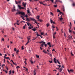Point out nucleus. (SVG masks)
I'll use <instances>...</instances> for the list:
<instances>
[{
	"instance_id": "26",
	"label": "nucleus",
	"mask_w": 75,
	"mask_h": 75,
	"mask_svg": "<svg viewBox=\"0 0 75 75\" xmlns=\"http://www.w3.org/2000/svg\"><path fill=\"white\" fill-rule=\"evenodd\" d=\"M32 30L33 31H35V30H36V29H35V28H34V29H32Z\"/></svg>"
},
{
	"instance_id": "16",
	"label": "nucleus",
	"mask_w": 75,
	"mask_h": 75,
	"mask_svg": "<svg viewBox=\"0 0 75 75\" xmlns=\"http://www.w3.org/2000/svg\"><path fill=\"white\" fill-rule=\"evenodd\" d=\"M6 69H7V70H2V71H7V70H8V69H7V67H6Z\"/></svg>"
},
{
	"instance_id": "44",
	"label": "nucleus",
	"mask_w": 75,
	"mask_h": 75,
	"mask_svg": "<svg viewBox=\"0 0 75 75\" xmlns=\"http://www.w3.org/2000/svg\"><path fill=\"white\" fill-rule=\"evenodd\" d=\"M15 2H16V4H18V2H17V1H15Z\"/></svg>"
},
{
	"instance_id": "23",
	"label": "nucleus",
	"mask_w": 75,
	"mask_h": 75,
	"mask_svg": "<svg viewBox=\"0 0 75 75\" xmlns=\"http://www.w3.org/2000/svg\"><path fill=\"white\" fill-rule=\"evenodd\" d=\"M16 11V9H13L12 10V11L13 12V11Z\"/></svg>"
},
{
	"instance_id": "42",
	"label": "nucleus",
	"mask_w": 75,
	"mask_h": 75,
	"mask_svg": "<svg viewBox=\"0 0 75 75\" xmlns=\"http://www.w3.org/2000/svg\"><path fill=\"white\" fill-rule=\"evenodd\" d=\"M5 66V65L4 64H3L2 65V67H4Z\"/></svg>"
},
{
	"instance_id": "18",
	"label": "nucleus",
	"mask_w": 75,
	"mask_h": 75,
	"mask_svg": "<svg viewBox=\"0 0 75 75\" xmlns=\"http://www.w3.org/2000/svg\"><path fill=\"white\" fill-rule=\"evenodd\" d=\"M40 3L41 4H43V5H44V6H45L46 5V4H44L42 2H40Z\"/></svg>"
},
{
	"instance_id": "2",
	"label": "nucleus",
	"mask_w": 75,
	"mask_h": 75,
	"mask_svg": "<svg viewBox=\"0 0 75 75\" xmlns=\"http://www.w3.org/2000/svg\"><path fill=\"white\" fill-rule=\"evenodd\" d=\"M26 23L27 24V25H28V26H29L28 28L29 30H30L31 29V28H33V25H31L30 23L26 22Z\"/></svg>"
},
{
	"instance_id": "37",
	"label": "nucleus",
	"mask_w": 75,
	"mask_h": 75,
	"mask_svg": "<svg viewBox=\"0 0 75 75\" xmlns=\"http://www.w3.org/2000/svg\"><path fill=\"white\" fill-rule=\"evenodd\" d=\"M5 59H9V60H10V58H9V57H7L6 58H5Z\"/></svg>"
},
{
	"instance_id": "27",
	"label": "nucleus",
	"mask_w": 75,
	"mask_h": 75,
	"mask_svg": "<svg viewBox=\"0 0 75 75\" xmlns=\"http://www.w3.org/2000/svg\"><path fill=\"white\" fill-rule=\"evenodd\" d=\"M50 15H52V16H54L53 15V13H52V12H50Z\"/></svg>"
},
{
	"instance_id": "64",
	"label": "nucleus",
	"mask_w": 75,
	"mask_h": 75,
	"mask_svg": "<svg viewBox=\"0 0 75 75\" xmlns=\"http://www.w3.org/2000/svg\"><path fill=\"white\" fill-rule=\"evenodd\" d=\"M28 15L29 16H31V13H29Z\"/></svg>"
},
{
	"instance_id": "8",
	"label": "nucleus",
	"mask_w": 75,
	"mask_h": 75,
	"mask_svg": "<svg viewBox=\"0 0 75 75\" xmlns=\"http://www.w3.org/2000/svg\"><path fill=\"white\" fill-rule=\"evenodd\" d=\"M61 2V3H62V1H60L59 0H56L54 2V4H56V3L57 2Z\"/></svg>"
},
{
	"instance_id": "59",
	"label": "nucleus",
	"mask_w": 75,
	"mask_h": 75,
	"mask_svg": "<svg viewBox=\"0 0 75 75\" xmlns=\"http://www.w3.org/2000/svg\"><path fill=\"white\" fill-rule=\"evenodd\" d=\"M71 54L72 55V56H74V54H72V53H71Z\"/></svg>"
},
{
	"instance_id": "29",
	"label": "nucleus",
	"mask_w": 75,
	"mask_h": 75,
	"mask_svg": "<svg viewBox=\"0 0 75 75\" xmlns=\"http://www.w3.org/2000/svg\"><path fill=\"white\" fill-rule=\"evenodd\" d=\"M33 39L32 40L33 41L34 40H35V39H36V38H33Z\"/></svg>"
},
{
	"instance_id": "62",
	"label": "nucleus",
	"mask_w": 75,
	"mask_h": 75,
	"mask_svg": "<svg viewBox=\"0 0 75 75\" xmlns=\"http://www.w3.org/2000/svg\"><path fill=\"white\" fill-rule=\"evenodd\" d=\"M6 74H7V71H5Z\"/></svg>"
},
{
	"instance_id": "50",
	"label": "nucleus",
	"mask_w": 75,
	"mask_h": 75,
	"mask_svg": "<svg viewBox=\"0 0 75 75\" xmlns=\"http://www.w3.org/2000/svg\"><path fill=\"white\" fill-rule=\"evenodd\" d=\"M54 7H57V5H54Z\"/></svg>"
},
{
	"instance_id": "55",
	"label": "nucleus",
	"mask_w": 75,
	"mask_h": 75,
	"mask_svg": "<svg viewBox=\"0 0 75 75\" xmlns=\"http://www.w3.org/2000/svg\"><path fill=\"white\" fill-rule=\"evenodd\" d=\"M23 29H25V26H23Z\"/></svg>"
},
{
	"instance_id": "45",
	"label": "nucleus",
	"mask_w": 75,
	"mask_h": 75,
	"mask_svg": "<svg viewBox=\"0 0 75 75\" xmlns=\"http://www.w3.org/2000/svg\"><path fill=\"white\" fill-rule=\"evenodd\" d=\"M25 17H26V18H27V17H28V16H27V15H26L25 16Z\"/></svg>"
},
{
	"instance_id": "22",
	"label": "nucleus",
	"mask_w": 75,
	"mask_h": 75,
	"mask_svg": "<svg viewBox=\"0 0 75 75\" xmlns=\"http://www.w3.org/2000/svg\"><path fill=\"white\" fill-rule=\"evenodd\" d=\"M72 38V36H71L70 37H69V39H67V40H71V38Z\"/></svg>"
},
{
	"instance_id": "13",
	"label": "nucleus",
	"mask_w": 75,
	"mask_h": 75,
	"mask_svg": "<svg viewBox=\"0 0 75 75\" xmlns=\"http://www.w3.org/2000/svg\"><path fill=\"white\" fill-rule=\"evenodd\" d=\"M57 12H59V13H60V14H62V12H61V11L59 10L58 9H57Z\"/></svg>"
},
{
	"instance_id": "60",
	"label": "nucleus",
	"mask_w": 75,
	"mask_h": 75,
	"mask_svg": "<svg viewBox=\"0 0 75 75\" xmlns=\"http://www.w3.org/2000/svg\"><path fill=\"white\" fill-rule=\"evenodd\" d=\"M23 46L21 47V50H23Z\"/></svg>"
},
{
	"instance_id": "34",
	"label": "nucleus",
	"mask_w": 75,
	"mask_h": 75,
	"mask_svg": "<svg viewBox=\"0 0 75 75\" xmlns=\"http://www.w3.org/2000/svg\"><path fill=\"white\" fill-rule=\"evenodd\" d=\"M36 57H37V58H39V56L36 55Z\"/></svg>"
},
{
	"instance_id": "39",
	"label": "nucleus",
	"mask_w": 75,
	"mask_h": 75,
	"mask_svg": "<svg viewBox=\"0 0 75 75\" xmlns=\"http://www.w3.org/2000/svg\"><path fill=\"white\" fill-rule=\"evenodd\" d=\"M73 6H75V3H73L72 4Z\"/></svg>"
},
{
	"instance_id": "31",
	"label": "nucleus",
	"mask_w": 75,
	"mask_h": 75,
	"mask_svg": "<svg viewBox=\"0 0 75 75\" xmlns=\"http://www.w3.org/2000/svg\"><path fill=\"white\" fill-rule=\"evenodd\" d=\"M49 62L51 64L52 63V61H49Z\"/></svg>"
},
{
	"instance_id": "11",
	"label": "nucleus",
	"mask_w": 75,
	"mask_h": 75,
	"mask_svg": "<svg viewBox=\"0 0 75 75\" xmlns=\"http://www.w3.org/2000/svg\"><path fill=\"white\" fill-rule=\"evenodd\" d=\"M43 53H44V54H49V53H47L46 51V50H43Z\"/></svg>"
},
{
	"instance_id": "4",
	"label": "nucleus",
	"mask_w": 75,
	"mask_h": 75,
	"mask_svg": "<svg viewBox=\"0 0 75 75\" xmlns=\"http://www.w3.org/2000/svg\"><path fill=\"white\" fill-rule=\"evenodd\" d=\"M27 43H26V45H27V44L31 41L30 40L31 38H30V36H28V37H27Z\"/></svg>"
},
{
	"instance_id": "41",
	"label": "nucleus",
	"mask_w": 75,
	"mask_h": 75,
	"mask_svg": "<svg viewBox=\"0 0 75 75\" xmlns=\"http://www.w3.org/2000/svg\"><path fill=\"white\" fill-rule=\"evenodd\" d=\"M40 35H43V33H40Z\"/></svg>"
},
{
	"instance_id": "51",
	"label": "nucleus",
	"mask_w": 75,
	"mask_h": 75,
	"mask_svg": "<svg viewBox=\"0 0 75 75\" xmlns=\"http://www.w3.org/2000/svg\"><path fill=\"white\" fill-rule=\"evenodd\" d=\"M4 38H2V40L3 41H4Z\"/></svg>"
},
{
	"instance_id": "10",
	"label": "nucleus",
	"mask_w": 75,
	"mask_h": 75,
	"mask_svg": "<svg viewBox=\"0 0 75 75\" xmlns=\"http://www.w3.org/2000/svg\"><path fill=\"white\" fill-rule=\"evenodd\" d=\"M18 7H19V8L20 10L21 9H24V7H21V6L18 5Z\"/></svg>"
},
{
	"instance_id": "28",
	"label": "nucleus",
	"mask_w": 75,
	"mask_h": 75,
	"mask_svg": "<svg viewBox=\"0 0 75 75\" xmlns=\"http://www.w3.org/2000/svg\"><path fill=\"white\" fill-rule=\"evenodd\" d=\"M62 68H61L60 69V72L62 71Z\"/></svg>"
},
{
	"instance_id": "48",
	"label": "nucleus",
	"mask_w": 75,
	"mask_h": 75,
	"mask_svg": "<svg viewBox=\"0 0 75 75\" xmlns=\"http://www.w3.org/2000/svg\"><path fill=\"white\" fill-rule=\"evenodd\" d=\"M24 64H27V63H26V61H24Z\"/></svg>"
},
{
	"instance_id": "52",
	"label": "nucleus",
	"mask_w": 75,
	"mask_h": 75,
	"mask_svg": "<svg viewBox=\"0 0 75 75\" xmlns=\"http://www.w3.org/2000/svg\"><path fill=\"white\" fill-rule=\"evenodd\" d=\"M16 50H17V49H16V48H14V51H16Z\"/></svg>"
},
{
	"instance_id": "56",
	"label": "nucleus",
	"mask_w": 75,
	"mask_h": 75,
	"mask_svg": "<svg viewBox=\"0 0 75 75\" xmlns=\"http://www.w3.org/2000/svg\"><path fill=\"white\" fill-rule=\"evenodd\" d=\"M1 31L2 32V33H4V31H3V30H1Z\"/></svg>"
},
{
	"instance_id": "33",
	"label": "nucleus",
	"mask_w": 75,
	"mask_h": 75,
	"mask_svg": "<svg viewBox=\"0 0 75 75\" xmlns=\"http://www.w3.org/2000/svg\"><path fill=\"white\" fill-rule=\"evenodd\" d=\"M23 68H24L25 69H26V70L27 71L28 70V69H27V68H26V67H23Z\"/></svg>"
},
{
	"instance_id": "6",
	"label": "nucleus",
	"mask_w": 75,
	"mask_h": 75,
	"mask_svg": "<svg viewBox=\"0 0 75 75\" xmlns=\"http://www.w3.org/2000/svg\"><path fill=\"white\" fill-rule=\"evenodd\" d=\"M54 62L55 63H57L56 62H57V63H58V64H60V63H59V61H58V60H56V59H55V58H54Z\"/></svg>"
},
{
	"instance_id": "36",
	"label": "nucleus",
	"mask_w": 75,
	"mask_h": 75,
	"mask_svg": "<svg viewBox=\"0 0 75 75\" xmlns=\"http://www.w3.org/2000/svg\"><path fill=\"white\" fill-rule=\"evenodd\" d=\"M11 74V71L10 70L9 72V74Z\"/></svg>"
},
{
	"instance_id": "30",
	"label": "nucleus",
	"mask_w": 75,
	"mask_h": 75,
	"mask_svg": "<svg viewBox=\"0 0 75 75\" xmlns=\"http://www.w3.org/2000/svg\"><path fill=\"white\" fill-rule=\"evenodd\" d=\"M44 45V44H42L40 45V46H41V47H43Z\"/></svg>"
},
{
	"instance_id": "35",
	"label": "nucleus",
	"mask_w": 75,
	"mask_h": 75,
	"mask_svg": "<svg viewBox=\"0 0 75 75\" xmlns=\"http://www.w3.org/2000/svg\"><path fill=\"white\" fill-rule=\"evenodd\" d=\"M37 35V36H39L41 37V36L40 35H39L38 34H37V35Z\"/></svg>"
},
{
	"instance_id": "5",
	"label": "nucleus",
	"mask_w": 75,
	"mask_h": 75,
	"mask_svg": "<svg viewBox=\"0 0 75 75\" xmlns=\"http://www.w3.org/2000/svg\"><path fill=\"white\" fill-rule=\"evenodd\" d=\"M50 42H48V43H47V44H44V46H45V47H46L47 45H48L49 46V47H52V45H51L50 44Z\"/></svg>"
},
{
	"instance_id": "57",
	"label": "nucleus",
	"mask_w": 75,
	"mask_h": 75,
	"mask_svg": "<svg viewBox=\"0 0 75 75\" xmlns=\"http://www.w3.org/2000/svg\"><path fill=\"white\" fill-rule=\"evenodd\" d=\"M63 11H65V9H64V8H63Z\"/></svg>"
},
{
	"instance_id": "19",
	"label": "nucleus",
	"mask_w": 75,
	"mask_h": 75,
	"mask_svg": "<svg viewBox=\"0 0 75 75\" xmlns=\"http://www.w3.org/2000/svg\"><path fill=\"white\" fill-rule=\"evenodd\" d=\"M27 11L28 14H29V13H30V9H29V8H28Z\"/></svg>"
},
{
	"instance_id": "15",
	"label": "nucleus",
	"mask_w": 75,
	"mask_h": 75,
	"mask_svg": "<svg viewBox=\"0 0 75 75\" xmlns=\"http://www.w3.org/2000/svg\"><path fill=\"white\" fill-rule=\"evenodd\" d=\"M23 5L24 7H26V3H24V2L23 3Z\"/></svg>"
},
{
	"instance_id": "24",
	"label": "nucleus",
	"mask_w": 75,
	"mask_h": 75,
	"mask_svg": "<svg viewBox=\"0 0 75 75\" xmlns=\"http://www.w3.org/2000/svg\"><path fill=\"white\" fill-rule=\"evenodd\" d=\"M37 19H39V18H40V16H38L36 17Z\"/></svg>"
},
{
	"instance_id": "17",
	"label": "nucleus",
	"mask_w": 75,
	"mask_h": 75,
	"mask_svg": "<svg viewBox=\"0 0 75 75\" xmlns=\"http://www.w3.org/2000/svg\"><path fill=\"white\" fill-rule=\"evenodd\" d=\"M38 21H40V22H43V20H42L41 19H38Z\"/></svg>"
},
{
	"instance_id": "21",
	"label": "nucleus",
	"mask_w": 75,
	"mask_h": 75,
	"mask_svg": "<svg viewBox=\"0 0 75 75\" xmlns=\"http://www.w3.org/2000/svg\"><path fill=\"white\" fill-rule=\"evenodd\" d=\"M11 61L12 62H13V64L15 65H17V64H16L14 63V62H13V60H11Z\"/></svg>"
},
{
	"instance_id": "20",
	"label": "nucleus",
	"mask_w": 75,
	"mask_h": 75,
	"mask_svg": "<svg viewBox=\"0 0 75 75\" xmlns=\"http://www.w3.org/2000/svg\"><path fill=\"white\" fill-rule=\"evenodd\" d=\"M50 21L51 22V23H53V24H55V23L54 22H53V21H52V20H50Z\"/></svg>"
},
{
	"instance_id": "32",
	"label": "nucleus",
	"mask_w": 75,
	"mask_h": 75,
	"mask_svg": "<svg viewBox=\"0 0 75 75\" xmlns=\"http://www.w3.org/2000/svg\"><path fill=\"white\" fill-rule=\"evenodd\" d=\"M19 68H20V67H19V66H17L16 67V69H18Z\"/></svg>"
},
{
	"instance_id": "47",
	"label": "nucleus",
	"mask_w": 75,
	"mask_h": 75,
	"mask_svg": "<svg viewBox=\"0 0 75 75\" xmlns=\"http://www.w3.org/2000/svg\"><path fill=\"white\" fill-rule=\"evenodd\" d=\"M19 52V50H17V51H16V53H18Z\"/></svg>"
},
{
	"instance_id": "7",
	"label": "nucleus",
	"mask_w": 75,
	"mask_h": 75,
	"mask_svg": "<svg viewBox=\"0 0 75 75\" xmlns=\"http://www.w3.org/2000/svg\"><path fill=\"white\" fill-rule=\"evenodd\" d=\"M18 22H19V21L17 20L16 21V23H14V25L15 26V27H16V24L17 25H19V24H18Z\"/></svg>"
},
{
	"instance_id": "9",
	"label": "nucleus",
	"mask_w": 75,
	"mask_h": 75,
	"mask_svg": "<svg viewBox=\"0 0 75 75\" xmlns=\"http://www.w3.org/2000/svg\"><path fill=\"white\" fill-rule=\"evenodd\" d=\"M68 71L69 72V73H70L71 72L73 73L74 70H73L72 69H71L70 70L68 69Z\"/></svg>"
},
{
	"instance_id": "63",
	"label": "nucleus",
	"mask_w": 75,
	"mask_h": 75,
	"mask_svg": "<svg viewBox=\"0 0 75 75\" xmlns=\"http://www.w3.org/2000/svg\"><path fill=\"white\" fill-rule=\"evenodd\" d=\"M35 10H38V9H37V8H35Z\"/></svg>"
},
{
	"instance_id": "14",
	"label": "nucleus",
	"mask_w": 75,
	"mask_h": 75,
	"mask_svg": "<svg viewBox=\"0 0 75 75\" xmlns=\"http://www.w3.org/2000/svg\"><path fill=\"white\" fill-rule=\"evenodd\" d=\"M55 34H56V32H55V33H54L53 34V39H55V36H54V35Z\"/></svg>"
},
{
	"instance_id": "46",
	"label": "nucleus",
	"mask_w": 75,
	"mask_h": 75,
	"mask_svg": "<svg viewBox=\"0 0 75 75\" xmlns=\"http://www.w3.org/2000/svg\"><path fill=\"white\" fill-rule=\"evenodd\" d=\"M57 66L59 67H60V68L61 65H57Z\"/></svg>"
},
{
	"instance_id": "58",
	"label": "nucleus",
	"mask_w": 75,
	"mask_h": 75,
	"mask_svg": "<svg viewBox=\"0 0 75 75\" xmlns=\"http://www.w3.org/2000/svg\"><path fill=\"white\" fill-rule=\"evenodd\" d=\"M55 51V50H54V49H53V50H52V51L53 52V51Z\"/></svg>"
},
{
	"instance_id": "3",
	"label": "nucleus",
	"mask_w": 75,
	"mask_h": 75,
	"mask_svg": "<svg viewBox=\"0 0 75 75\" xmlns=\"http://www.w3.org/2000/svg\"><path fill=\"white\" fill-rule=\"evenodd\" d=\"M32 20V21H33V22H35V23H37L36 22V20L35 19H26V21L29 22L30 21Z\"/></svg>"
},
{
	"instance_id": "12",
	"label": "nucleus",
	"mask_w": 75,
	"mask_h": 75,
	"mask_svg": "<svg viewBox=\"0 0 75 75\" xmlns=\"http://www.w3.org/2000/svg\"><path fill=\"white\" fill-rule=\"evenodd\" d=\"M39 43H40V44L43 43L42 44H45V42H43V41H42L41 42H39Z\"/></svg>"
},
{
	"instance_id": "43",
	"label": "nucleus",
	"mask_w": 75,
	"mask_h": 75,
	"mask_svg": "<svg viewBox=\"0 0 75 75\" xmlns=\"http://www.w3.org/2000/svg\"><path fill=\"white\" fill-rule=\"evenodd\" d=\"M59 19H63V18H62V15L61 16V18H59Z\"/></svg>"
},
{
	"instance_id": "25",
	"label": "nucleus",
	"mask_w": 75,
	"mask_h": 75,
	"mask_svg": "<svg viewBox=\"0 0 75 75\" xmlns=\"http://www.w3.org/2000/svg\"><path fill=\"white\" fill-rule=\"evenodd\" d=\"M46 27H49V24L47 23V24H46Z\"/></svg>"
},
{
	"instance_id": "61",
	"label": "nucleus",
	"mask_w": 75,
	"mask_h": 75,
	"mask_svg": "<svg viewBox=\"0 0 75 75\" xmlns=\"http://www.w3.org/2000/svg\"><path fill=\"white\" fill-rule=\"evenodd\" d=\"M30 19H34V18H30Z\"/></svg>"
},
{
	"instance_id": "40",
	"label": "nucleus",
	"mask_w": 75,
	"mask_h": 75,
	"mask_svg": "<svg viewBox=\"0 0 75 75\" xmlns=\"http://www.w3.org/2000/svg\"><path fill=\"white\" fill-rule=\"evenodd\" d=\"M21 1H18V3H21Z\"/></svg>"
},
{
	"instance_id": "1",
	"label": "nucleus",
	"mask_w": 75,
	"mask_h": 75,
	"mask_svg": "<svg viewBox=\"0 0 75 75\" xmlns=\"http://www.w3.org/2000/svg\"><path fill=\"white\" fill-rule=\"evenodd\" d=\"M21 14V17L22 18V19H24V17L23 16H25V13L24 12H20V11H18L16 13V15H17L18 14Z\"/></svg>"
},
{
	"instance_id": "53",
	"label": "nucleus",
	"mask_w": 75,
	"mask_h": 75,
	"mask_svg": "<svg viewBox=\"0 0 75 75\" xmlns=\"http://www.w3.org/2000/svg\"><path fill=\"white\" fill-rule=\"evenodd\" d=\"M30 62H31V63H32V64H33V62L31 61V60L30 61Z\"/></svg>"
},
{
	"instance_id": "54",
	"label": "nucleus",
	"mask_w": 75,
	"mask_h": 75,
	"mask_svg": "<svg viewBox=\"0 0 75 75\" xmlns=\"http://www.w3.org/2000/svg\"><path fill=\"white\" fill-rule=\"evenodd\" d=\"M55 28V27H54V26L53 25H52V28Z\"/></svg>"
},
{
	"instance_id": "49",
	"label": "nucleus",
	"mask_w": 75,
	"mask_h": 75,
	"mask_svg": "<svg viewBox=\"0 0 75 75\" xmlns=\"http://www.w3.org/2000/svg\"><path fill=\"white\" fill-rule=\"evenodd\" d=\"M50 1H51L52 2V3H53V2H54V0H50Z\"/></svg>"
},
{
	"instance_id": "38",
	"label": "nucleus",
	"mask_w": 75,
	"mask_h": 75,
	"mask_svg": "<svg viewBox=\"0 0 75 75\" xmlns=\"http://www.w3.org/2000/svg\"><path fill=\"white\" fill-rule=\"evenodd\" d=\"M33 72H34V75H36V73H35V71H33Z\"/></svg>"
}]
</instances>
